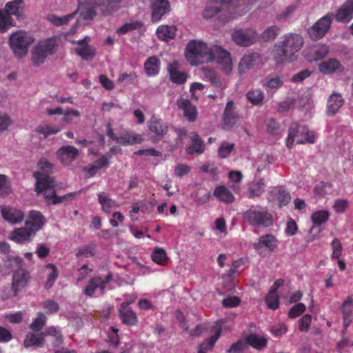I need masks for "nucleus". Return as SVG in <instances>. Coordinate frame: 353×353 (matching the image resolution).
I'll list each match as a JSON object with an SVG mask.
<instances>
[{"mask_svg":"<svg viewBox=\"0 0 353 353\" xmlns=\"http://www.w3.org/2000/svg\"><path fill=\"white\" fill-rule=\"evenodd\" d=\"M258 0H209L203 16L210 19L217 15L223 21H228L246 12V8Z\"/></svg>","mask_w":353,"mask_h":353,"instance_id":"nucleus-1","label":"nucleus"},{"mask_svg":"<svg viewBox=\"0 0 353 353\" xmlns=\"http://www.w3.org/2000/svg\"><path fill=\"white\" fill-rule=\"evenodd\" d=\"M303 44V39L300 34H290L282 37V41L275 43L274 57L277 63L292 61L294 54L297 52Z\"/></svg>","mask_w":353,"mask_h":353,"instance_id":"nucleus-2","label":"nucleus"},{"mask_svg":"<svg viewBox=\"0 0 353 353\" xmlns=\"http://www.w3.org/2000/svg\"><path fill=\"white\" fill-rule=\"evenodd\" d=\"M211 48L203 41L192 40L185 48V57L192 65L212 61Z\"/></svg>","mask_w":353,"mask_h":353,"instance_id":"nucleus-3","label":"nucleus"},{"mask_svg":"<svg viewBox=\"0 0 353 353\" xmlns=\"http://www.w3.org/2000/svg\"><path fill=\"white\" fill-rule=\"evenodd\" d=\"M242 217L245 222L254 227L268 228L274 223L272 214L259 205H252L243 212Z\"/></svg>","mask_w":353,"mask_h":353,"instance_id":"nucleus-4","label":"nucleus"},{"mask_svg":"<svg viewBox=\"0 0 353 353\" xmlns=\"http://www.w3.org/2000/svg\"><path fill=\"white\" fill-rule=\"evenodd\" d=\"M295 139L299 144H312L315 142V134L310 131L308 127L305 125L293 123L288 130L285 141L286 146L290 149L292 148Z\"/></svg>","mask_w":353,"mask_h":353,"instance_id":"nucleus-5","label":"nucleus"},{"mask_svg":"<svg viewBox=\"0 0 353 353\" xmlns=\"http://www.w3.org/2000/svg\"><path fill=\"white\" fill-rule=\"evenodd\" d=\"M57 40L55 38H48L40 41L32 52V61L34 65H40L45 62L46 59L57 51Z\"/></svg>","mask_w":353,"mask_h":353,"instance_id":"nucleus-6","label":"nucleus"},{"mask_svg":"<svg viewBox=\"0 0 353 353\" xmlns=\"http://www.w3.org/2000/svg\"><path fill=\"white\" fill-rule=\"evenodd\" d=\"M34 41V39L27 32L19 31L12 34L10 37V45L17 57L26 55L29 46Z\"/></svg>","mask_w":353,"mask_h":353,"instance_id":"nucleus-7","label":"nucleus"},{"mask_svg":"<svg viewBox=\"0 0 353 353\" xmlns=\"http://www.w3.org/2000/svg\"><path fill=\"white\" fill-rule=\"evenodd\" d=\"M212 61H215L218 68L225 74L232 70V61L230 53L222 47L214 45L211 47Z\"/></svg>","mask_w":353,"mask_h":353,"instance_id":"nucleus-8","label":"nucleus"},{"mask_svg":"<svg viewBox=\"0 0 353 353\" xmlns=\"http://www.w3.org/2000/svg\"><path fill=\"white\" fill-rule=\"evenodd\" d=\"M333 19L334 14L332 12L327 13L319 19L309 28L308 34L310 37L315 41L323 38L330 30Z\"/></svg>","mask_w":353,"mask_h":353,"instance_id":"nucleus-9","label":"nucleus"},{"mask_svg":"<svg viewBox=\"0 0 353 353\" xmlns=\"http://www.w3.org/2000/svg\"><path fill=\"white\" fill-rule=\"evenodd\" d=\"M257 33L252 28H240L233 31L232 39L239 46L248 47L256 41Z\"/></svg>","mask_w":353,"mask_h":353,"instance_id":"nucleus-10","label":"nucleus"},{"mask_svg":"<svg viewBox=\"0 0 353 353\" xmlns=\"http://www.w3.org/2000/svg\"><path fill=\"white\" fill-rule=\"evenodd\" d=\"M92 8H99L103 15H110L120 8L123 0H84Z\"/></svg>","mask_w":353,"mask_h":353,"instance_id":"nucleus-11","label":"nucleus"},{"mask_svg":"<svg viewBox=\"0 0 353 353\" xmlns=\"http://www.w3.org/2000/svg\"><path fill=\"white\" fill-rule=\"evenodd\" d=\"M90 41V38L85 37L83 39L74 41V43L78 45V46L74 48L75 53L85 61H90L93 59L96 55L95 48L88 44Z\"/></svg>","mask_w":353,"mask_h":353,"instance_id":"nucleus-12","label":"nucleus"},{"mask_svg":"<svg viewBox=\"0 0 353 353\" xmlns=\"http://www.w3.org/2000/svg\"><path fill=\"white\" fill-rule=\"evenodd\" d=\"M46 222V219L43 214L33 210L29 212L25 225L36 235L37 232L43 228Z\"/></svg>","mask_w":353,"mask_h":353,"instance_id":"nucleus-13","label":"nucleus"},{"mask_svg":"<svg viewBox=\"0 0 353 353\" xmlns=\"http://www.w3.org/2000/svg\"><path fill=\"white\" fill-rule=\"evenodd\" d=\"M30 279V273L24 269L21 268L14 272L11 288L14 296L26 287Z\"/></svg>","mask_w":353,"mask_h":353,"instance_id":"nucleus-14","label":"nucleus"},{"mask_svg":"<svg viewBox=\"0 0 353 353\" xmlns=\"http://www.w3.org/2000/svg\"><path fill=\"white\" fill-rule=\"evenodd\" d=\"M152 23H158L161 18L170 10V5L168 0H152L151 1Z\"/></svg>","mask_w":353,"mask_h":353,"instance_id":"nucleus-15","label":"nucleus"},{"mask_svg":"<svg viewBox=\"0 0 353 353\" xmlns=\"http://www.w3.org/2000/svg\"><path fill=\"white\" fill-rule=\"evenodd\" d=\"M319 72L323 74H341L345 71V66L336 59L329 58L319 65Z\"/></svg>","mask_w":353,"mask_h":353,"instance_id":"nucleus-16","label":"nucleus"},{"mask_svg":"<svg viewBox=\"0 0 353 353\" xmlns=\"http://www.w3.org/2000/svg\"><path fill=\"white\" fill-rule=\"evenodd\" d=\"M1 213L3 219L12 225H17L24 219V213L22 210L11 206H1Z\"/></svg>","mask_w":353,"mask_h":353,"instance_id":"nucleus-17","label":"nucleus"},{"mask_svg":"<svg viewBox=\"0 0 353 353\" xmlns=\"http://www.w3.org/2000/svg\"><path fill=\"white\" fill-rule=\"evenodd\" d=\"M79 154V150L71 145L62 146L57 152L58 159L65 165H70L77 158Z\"/></svg>","mask_w":353,"mask_h":353,"instance_id":"nucleus-18","label":"nucleus"},{"mask_svg":"<svg viewBox=\"0 0 353 353\" xmlns=\"http://www.w3.org/2000/svg\"><path fill=\"white\" fill-rule=\"evenodd\" d=\"M34 236V234L25 225L12 231L9 235V239L17 243L24 244L31 242Z\"/></svg>","mask_w":353,"mask_h":353,"instance_id":"nucleus-19","label":"nucleus"},{"mask_svg":"<svg viewBox=\"0 0 353 353\" xmlns=\"http://www.w3.org/2000/svg\"><path fill=\"white\" fill-rule=\"evenodd\" d=\"M128 302L121 304L119 310V316L122 323L129 326H134L138 323L139 319L136 313L129 307Z\"/></svg>","mask_w":353,"mask_h":353,"instance_id":"nucleus-20","label":"nucleus"},{"mask_svg":"<svg viewBox=\"0 0 353 353\" xmlns=\"http://www.w3.org/2000/svg\"><path fill=\"white\" fill-rule=\"evenodd\" d=\"M168 72L170 81L177 85L184 84L188 79V74L180 71V64L179 61H174L168 65Z\"/></svg>","mask_w":353,"mask_h":353,"instance_id":"nucleus-21","label":"nucleus"},{"mask_svg":"<svg viewBox=\"0 0 353 353\" xmlns=\"http://www.w3.org/2000/svg\"><path fill=\"white\" fill-rule=\"evenodd\" d=\"M277 245V239L272 234H266L257 239V241L253 243V248L256 251L265 248L269 252H272Z\"/></svg>","mask_w":353,"mask_h":353,"instance_id":"nucleus-22","label":"nucleus"},{"mask_svg":"<svg viewBox=\"0 0 353 353\" xmlns=\"http://www.w3.org/2000/svg\"><path fill=\"white\" fill-rule=\"evenodd\" d=\"M334 18L341 23H347L353 19V0H347L336 11Z\"/></svg>","mask_w":353,"mask_h":353,"instance_id":"nucleus-23","label":"nucleus"},{"mask_svg":"<svg viewBox=\"0 0 353 353\" xmlns=\"http://www.w3.org/2000/svg\"><path fill=\"white\" fill-rule=\"evenodd\" d=\"M34 176L37 180L35 185V191L39 194L42 192L53 188L54 180L49 174L35 172Z\"/></svg>","mask_w":353,"mask_h":353,"instance_id":"nucleus-24","label":"nucleus"},{"mask_svg":"<svg viewBox=\"0 0 353 353\" xmlns=\"http://www.w3.org/2000/svg\"><path fill=\"white\" fill-rule=\"evenodd\" d=\"M261 55L256 52L245 54L239 63V71L241 74L246 73L252 69L256 63L261 61Z\"/></svg>","mask_w":353,"mask_h":353,"instance_id":"nucleus-25","label":"nucleus"},{"mask_svg":"<svg viewBox=\"0 0 353 353\" xmlns=\"http://www.w3.org/2000/svg\"><path fill=\"white\" fill-rule=\"evenodd\" d=\"M177 106L179 109L183 110L184 116L189 121L192 122L196 119V108L195 105L192 104L189 99L180 98L177 101Z\"/></svg>","mask_w":353,"mask_h":353,"instance_id":"nucleus-26","label":"nucleus"},{"mask_svg":"<svg viewBox=\"0 0 353 353\" xmlns=\"http://www.w3.org/2000/svg\"><path fill=\"white\" fill-rule=\"evenodd\" d=\"M192 144L187 148V152L190 155L194 154H203L205 152V144L203 140L199 135L195 132H192L189 134Z\"/></svg>","mask_w":353,"mask_h":353,"instance_id":"nucleus-27","label":"nucleus"},{"mask_svg":"<svg viewBox=\"0 0 353 353\" xmlns=\"http://www.w3.org/2000/svg\"><path fill=\"white\" fill-rule=\"evenodd\" d=\"M23 0H12L8 2L5 6L4 12L9 16H14L17 19L23 18Z\"/></svg>","mask_w":353,"mask_h":353,"instance_id":"nucleus-28","label":"nucleus"},{"mask_svg":"<svg viewBox=\"0 0 353 353\" xmlns=\"http://www.w3.org/2000/svg\"><path fill=\"white\" fill-rule=\"evenodd\" d=\"M161 68V61L157 56L148 57L144 63V71L148 77H156Z\"/></svg>","mask_w":353,"mask_h":353,"instance_id":"nucleus-29","label":"nucleus"},{"mask_svg":"<svg viewBox=\"0 0 353 353\" xmlns=\"http://www.w3.org/2000/svg\"><path fill=\"white\" fill-rule=\"evenodd\" d=\"M341 310L343 314V325L347 327L352 321L353 299L348 296L341 304Z\"/></svg>","mask_w":353,"mask_h":353,"instance_id":"nucleus-30","label":"nucleus"},{"mask_svg":"<svg viewBox=\"0 0 353 353\" xmlns=\"http://www.w3.org/2000/svg\"><path fill=\"white\" fill-rule=\"evenodd\" d=\"M234 103L232 101H229L223 112V123L227 127H232L237 121V114L234 112Z\"/></svg>","mask_w":353,"mask_h":353,"instance_id":"nucleus-31","label":"nucleus"},{"mask_svg":"<svg viewBox=\"0 0 353 353\" xmlns=\"http://www.w3.org/2000/svg\"><path fill=\"white\" fill-rule=\"evenodd\" d=\"M149 130L157 136L163 137L168 132V126L161 119L152 117L148 123Z\"/></svg>","mask_w":353,"mask_h":353,"instance_id":"nucleus-32","label":"nucleus"},{"mask_svg":"<svg viewBox=\"0 0 353 353\" xmlns=\"http://www.w3.org/2000/svg\"><path fill=\"white\" fill-rule=\"evenodd\" d=\"M44 336V332L39 334L28 333L24 340L23 345L26 347L30 346L42 347L45 343Z\"/></svg>","mask_w":353,"mask_h":353,"instance_id":"nucleus-33","label":"nucleus"},{"mask_svg":"<svg viewBox=\"0 0 353 353\" xmlns=\"http://www.w3.org/2000/svg\"><path fill=\"white\" fill-rule=\"evenodd\" d=\"M222 328L221 326L216 328L215 334L209 339L204 341L199 345L198 353H207L208 351L212 350L221 336Z\"/></svg>","mask_w":353,"mask_h":353,"instance_id":"nucleus-34","label":"nucleus"},{"mask_svg":"<svg viewBox=\"0 0 353 353\" xmlns=\"http://www.w3.org/2000/svg\"><path fill=\"white\" fill-rule=\"evenodd\" d=\"M245 339L247 346L250 345L257 350L263 349L268 345V339L265 337L255 334L248 335Z\"/></svg>","mask_w":353,"mask_h":353,"instance_id":"nucleus-35","label":"nucleus"},{"mask_svg":"<svg viewBox=\"0 0 353 353\" xmlns=\"http://www.w3.org/2000/svg\"><path fill=\"white\" fill-rule=\"evenodd\" d=\"M176 28L175 26H160L157 30V35L159 39L168 41L174 38Z\"/></svg>","mask_w":353,"mask_h":353,"instance_id":"nucleus-36","label":"nucleus"},{"mask_svg":"<svg viewBox=\"0 0 353 353\" xmlns=\"http://www.w3.org/2000/svg\"><path fill=\"white\" fill-rule=\"evenodd\" d=\"M214 196L219 201L226 203H232L234 200L232 192L223 185H219L215 188Z\"/></svg>","mask_w":353,"mask_h":353,"instance_id":"nucleus-37","label":"nucleus"},{"mask_svg":"<svg viewBox=\"0 0 353 353\" xmlns=\"http://www.w3.org/2000/svg\"><path fill=\"white\" fill-rule=\"evenodd\" d=\"M344 100L342 96L338 93L331 94L327 101L328 112L332 115L343 105Z\"/></svg>","mask_w":353,"mask_h":353,"instance_id":"nucleus-38","label":"nucleus"},{"mask_svg":"<svg viewBox=\"0 0 353 353\" xmlns=\"http://www.w3.org/2000/svg\"><path fill=\"white\" fill-rule=\"evenodd\" d=\"M330 52V47L326 44H318L310 49V54L313 61H319L324 59Z\"/></svg>","mask_w":353,"mask_h":353,"instance_id":"nucleus-39","label":"nucleus"},{"mask_svg":"<svg viewBox=\"0 0 353 353\" xmlns=\"http://www.w3.org/2000/svg\"><path fill=\"white\" fill-rule=\"evenodd\" d=\"M77 194V192H70L63 196H57L55 191L52 190L50 193L45 192L44 196L46 199L52 200V204L56 205L62 203L63 201H68L74 199Z\"/></svg>","mask_w":353,"mask_h":353,"instance_id":"nucleus-40","label":"nucleus"},{"mask_svg":"<svg viewBox=\"0 0 353 353\" xmlns=\"http://www.w3.org/2000/svg\"><path fill=\"white\" fill-rule=\"evenodd\" d=\"M100 276H94L92 278L85 288L84 289V294L88 296H92L97 289H100L102 293V285Z\"/></svg>","mask_w":353,"mask_h":353,"instance_id":"nucleus-41","label":"nucleus"},{"mask_svg":"<svg viewBox=\"0 0 353 353\" xmlns=\"http://www.w3.org/2000/svg\"><path fill=\"white\" fill-rule=\"evenodd\" d=\"M46 268L50 270L45 283V288L48 290L54 285L59 276V272L57 268L53 263H48Z\"/></svg>","mask_w":353,"mask_h":353,"instance_id":"nucleus-42","label":"nucleus"},{"mask_svg":"<svg viewBox=\"0 0 353 353\" xmlns=\"http://www.w3.org/2000/svg\"><path fill=\"white\" fill-rule=\"evenodd\" d=\"M45 336L53 337L52 346L58 347L63 343V339L61 330L55 327H50L45 330Z\"/></svg>","mask_w":353,"mask_h":353,"instance_id":"nucleus-43","label":"nucleus"},{"mask_svg":"<svg viewBox=\"0 0 353 353\" xmlns=\"http://www.w3.org/2000/svg\"><path fill=\"white\" fill-rule=\"evenodd\" d=\"M246 98L252 105H260L264 99V93L260 89H252L247 92Z\"/></svg>","mask_w":353,"mask_h":353,"instance_id":"nucleus-44","label":"nucleus"},{"mask_svg":"<svg viewBox=\"0 0 353 353\" xmlns=\"http://www.w3.org/2000/svg\"><path fill=\"white\" fill-rule=\"evenodd\" d=\"M265 181L263 179H259L256 183H253L248 189V198L253 199L260 196L264 192Z\"/></svg>","mask_w":353,"mask_h":353,"instance_id":"nucleus-45","label":"nucleus"},{"mask_svg":"<svg viewBox=\"0 0 353 353\" xmlns=\"http://www.w3.org/2000/svg\"><path fill=\"white\" fill-rule=\"evenodd\" d=\"M143 141V139L140 134H132V133H126L121 137H119L117 139V143L123 145L126 144H135L139 143Z\"/></svg>","mask_w":353,"mask_h":353,"instance_id":"nucleus-46","label":"nucleus"},{"mask_svg":"<svg viewBox=\"0 0 353 353\" xmlns=\"http://www.w3.org/2000/svg\"><path fill=\"white\" fill-rule=\"evenodd\" d=\"M153 261L161 265H166L168 263V255L164 249L156 248L152 253Z\"/></svg>","mask_w":353,"mask_h":353,"instance_id":"nucleus-47","label":"nucleus"},{"mask_svg":"<svg viewBox=\"0 0 353 353\" xmlns=\"http://www.w3.org/2000/svg\"><path fill=\"white\" fill-rule=\"evenodd\" d=\"M99 202L101 205L102 210L109 213L111 209L115 205V201L110 199L109 195L105 192L98 194Z\"/></svg>","mask_w":353,"mask_h":353,"instance_id":"nucleus-48","label":"nucleus"},{"mask_svg":"<svg viewBox=\"0 0 353 353\" xmlns=\"http://www.w3.org/2000/svg\"><path fill=\"white\" fill-rule=\"evenodd\" d=\"M12 192L10 179L6 174H0V196H6Z\"/></svg>","mask_w":353,"mask_h":353,"instance_id":"nucleus-49","label":"nucleus"},{"mask_svg":"<svg viewBox=\"0 0 353 353\" xmlns=\"http://www.w3.org/2000/svg\"><path fill=\"white\" fill-rule=\"evenodd\" d=\"M75 14L76 13L74 12L61 17L54 14H51L48 17V19L56 26H61L68 24L72 19H74Z\"/></svg>","mask_w":353,"mask_h":353,"instance_id":"nucleus-50","label":"nucleus"},{"mask_svg":"<svg viewBox=\"0 0 353 353\" xmlns=\"http://www.w3.org/2000/svg\"><path fill=\"white\" fill-rule=\"evenodd\" d=\"M283 84V81L279 77L266 78L261 83V85L263 88L270 90H277L280 88Z\"/></svg>","mask_w":353,"mask_h":353,"instance_id":"nucleus-51","label":"nucleus"},{"mask_svg":"<svg viewBox=\"0 0 353 353\" xmlns=\"http://www.w3.org/2000/svg\"><path fill=\"white\" fill-rule=\"evenodd\" d=\"M330 217V213L327 210H319L314 212L311 219L316 225H321L327 221Z\"/></svg>","mask_w":353,"mask_h":353,"instance_id":"nucleus-52","label":"nucleus"},{"mask_svg":"<svg viewBox=\"0 0 353 353\" xmlns=\"http://www.w3.org/2000/svg\"><path fill=\"white\" fill-rule=\"evenodd\" d=\"M274 192H275L279 208L285 206L289 203L291 199V196L289 192L284 190L276 188L274 189Z\"/></svg>","mask_w":353,"mask_h":353,"instance_id":"nucleus-53","label":"nucleus"},{"mask_svg":"<svg viewBox=\"0 0 353 353\" xmlns=\"http://www.w3.org/2000/svg\"><path fill=\"white\" fill-rule=\"evenodd\" d=\"M61 130V128L57 126H52L50 125H39L35 130V132L43 134L45 137H48L52 134H56Z\"/></svg>","mask_w":353,"mask_h":353,"instance_id":"nucleus-54","label":"nucleus"},{"mask_svg":"<svg viewBox=\"0 0 353 353\" xmlns=\"http://www.w3.org/2000/svg\"><path fill=\"white\" fill-rule=\"evenodd\" d=\"M280 28L276 26H272L266 28L261 34V38L264 41H273L278 36Z\"/></svg>","mask_w":353,"mask_h":353,"instance_id":"nucleus-55","label":"nucleus"},{"mask_svg":"<svg viewBox=\"0 0 353 353\" xmlns=\"http://www.w3.org/2000/svg\"><path fill=\"white\" fill-rule=\"evenodd\" d=\"M234 143H230L227 141H223L221 143V144L220 145V146L217 150L218 156L221 159H225L230 155L231 152L234 150Z\"/></svg>","mask_w":353,"mask_h":353,"instance_id":"nucleus-56","label":"nucleus"},{"mask_svg":"<svg viewBox=\"0 0 353 353\" xmlns=\"http://www.w3.org/2000/svg\"><path fill=\"white\" fill-rule=\"evenodd\" d=\"M12 26V17L2 10H0V32H6Z\"/></svg>","mask_w":353,"mask_h":353,"instance_id":"nucleus-57","label":"nucleus"},{"mask_svg":"<svg viewBox=\"0 0 353 353\" xmlns=\"http://www.w3.org/2000/svg\"><path fill=\"white\" fill-rule=\"evenodd\" d=\"M265 301L268 307L273 310H276L279 306V298L276 292H269Z\"/></svg>","mask_w":353,"mask_h":353,"instance_id":"nucleus-58","label":"nucleus"},{"mask_svg":"<svg viewBox=\"0 0 353 353\" xmlns=\"http://www.w3.org/2000/svg\"><path fill=\"white\" fill-rule=\"evenodd\" d=\"M205 77L216 88L222 90V83L216 73L211 70H205Z\"/></svg>","mask_w":353,"mask_h":353,"instance_id":"nucleus-59","label":"nucleus"},{"mask_svg":"<svg viewBox=\"0 0 353 353\" xmlns=\"http://www.w3.org/2000/svg\"><path fill=\"white\" fill-rule=\"evenodd\" d=\"M47 318L42 312L37 314V317L30 324V327L35 332H39L42 330L46 322Z\"/></svg>","mask_w":353,"mask_h":353,"instance_id":"nucleus-60","label":"nucleus"},{"mask_svg":"<svg viewBox=\"0 0 353 353\" xmlns=\"http://www.w3.org/2000/svg\"><path fill=\"white\" fill-rule=\"evenodd\" d=\"M41 307L45 310L47 314L57 313L59 310V303L53 300L48 299L40 303Z\"/></svg>","mask_w":353,"mask_h":353,"instance_id":"nucleus-61","label":"nucleus"},{"mask_svg":"<svg viewBox=\"0 0 353 353\" xmlns=\"http://www.w3.org/2000/svg\"><path fill=\"white\" fill-rule=\"evenodd\" d=\"M332 249V258L334 259H339L342 255L343 247L340 240L335 238L331 243Z\"/></svg>","mask_w":353,"mask_h":353,"instance_id":"nucleus-62","label":"nucleus"},{"mask_svg":"<svg viewBox=\"0 0 353 353\" xmlns=\"http://www.w3.org/2000/svg\"><path fill=\"white\" fill-rule=\"evenodd\" d=\"M247 347L245 340L239 339L236 343L231 345L227 350V353H243Z\"/></svg>","mask_w":353,"mask_h":353,"instance_id":"nucleus-63","label":"nucleus"},{"mask_svg":"<svg viewBox=\"0 0 353 353\" xmlns=\"http://www.w3.org/2000/svg\"><path fill=\"white\" fill-rule=\"evenodd\" d=\"M265 123L266 130L269 134H276L278 133L280 128V124L276 119L273 118L268 119L265 121Z\"/></svg>","mask_w":353,"mask_h":353,"instance_id":"nucleus-64","label":"nucleus"}]
</instances>
